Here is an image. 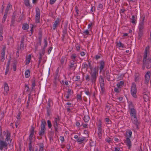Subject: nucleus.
I'll return each mask as SVG.
<instances>
[{"label":"nucleus","instance_id":"obj_56","mask_svg":"<svg viewBox=\"0 0 151 151\" xmlns=\"http://www.w3.org/2000/svg\"><path fill=\"white\" fill-rule=\"evenodd\" d=\"M106 142H108L109 143L111 142V138H107L106 139Z\"/></svg>","mask_w":151,"mask_h":151},{"label":"nucleus","instance_id":"obj_42","mask_svg":"<svg viewBox=\"0 0 151 151\" xmlns=\"http://www.w3.org/2000/svg\"><path fill=\"white\" fill-rule=\"evenodd\" d=\"M44 146L42 144H40L39 145V151H44Z\"/></svg>","mask_w":151,"mask_h":151},{"label":"nucleus","instance_id":"obj_61","mask_svg":"<svg viewBox=\"0 0 151 151\" xmlns=\"http://www.w3.org/2000/svg\"><path fill=\"white\" fill-rule=\"evenodd\" d=\"M52 49V47H50V48H49V49L48 50V53L49 54L50 53Z\"/></svg>","mask_w":151,"mask_h":151},{"label":"nucleus","instance_id":"obj_1","mask_svg":"<svg viewBox=\"0 0 151 151\" xmlns=\"http://www.w3.org/2000/svg\"><path fill=\"white\" fill-rule=\"evenodd\" d=\"M10 139V134L9 132H7L6 135L5 140L3 141L0 139V149L2 150L3 148H6L9 144L8 142Z\"/></svg>","mask_w":151,"mask_h":151},{"label":"nucleus","instance_id":"obj_62","mask_svg":"<svg viewBox=\"0 0 151 151\" xmlns=\"http://www.w3.org/2000/svg\"><path fill=\"white\" fill-rule=\"evenodd\" d=\"M71 92V90L70 88L68 89V91H67L68 94L70 95Z\"/></svg>","mask_w":151,"mask_h":151},{"label":"nucleus","instance_id":"obj_33","mask_svg":"<svg viewBox=\"0 0 151 151\" xmlns=\"http://www.w3.org/2000/svg\"><path fill=\"white\" fill-rule=\"evenodd\" d=\"M145 15H143L140 18V22L139 23H142L144 24V22L145 19Z\"/></svg>","mask_w":151,"mask_h":151},{"label":"nucleus","instance_id":"obj_29","mask_svg":"<svg viewBox=\"0 0 151 151\" xmlns=\"http://www.w3.org/2000/svg\"><path fill=\"white\" fill-rule=\"evenodd\" d=\"M31 58V56L30 55H29L27 58H26V65L28 64L30 62Z\"/></svg>","mask_w":151,"mask_h":151},{"label":"nucleus","instance_id":"obj_37","mask_svg":"<svg viewBox=\"0 0 151 151\" xmlns=\"http://www.w3.org/2000/svg\"><path fill=\"white\" fill-rule=\"evenodd\" d=\"M117 46L119 47H122V48L124 47V45L122 44L120 41L117 43Z\"/></svg>","mask_w":151,"mask_h":151},{"label":"nucleus","instance_id":"obj_14","mask_svg":"<svg viewBox=\"0 0 151 151\" xmlns=\"http://www.w3.org/2000/svg\"><path fill=\"white\" fill-rule=\"evenodd\" d=\"M4 94L6 95L9 91V87L6 83H5L4 84Z\"/></svg>","mask_w":151,"mask_h":151},{"label":"nucleus","instance_id":"obj_41","mask_svg":"<svg viewBox=\"0 0 151 151\" xmlns=\"http://www.w3.org/2000/svg\"><path fill=\"white\" fill-rule=\"evenodd\" d=\"M45 52V51L44 50H42L41 52L39 53V58L41 57L42 59V56L44 55Z\"/></svg>","mask_w":151,"mask_h":151},{"label":"nucleus","instance_id":"obj_7","mask_svg":"<svg viewBox=\"0 0 151 151\" xmlns=\"http://www.w3.org/2000/svg\"><path fill=\"white\" fill-rule=\"evenodd\" d=\"M129 107L131 118L136 116L137 114L136 110L133 107V106L132 103L129 104Z\"/></svg>","mask_w":151,"mask_h":151},{"label":"nucleus","instance_id":"obj_47","mask_svg":"<svg viewBox=\"0 0 151 151\" xmlns=\"http://www.w3.org/2000/svg\"><path fill=\"white\" fill-rule=\"evenodd\" d=\"M85 78L86 81H90V77L89 75H87L86 76Z\"/></svg>","mask_w":151,"mask_h":151},{"label":"nucleus","instance_id":"obj_11","mask_svg":"<svg viewBox=\"0 0 151 151\" xmlns=\"http://www.w3.org/2000/svg\"><path fill=\"white\" fill-rule=\"evenodd\" d=\"M76 62L75 61H70V64L69 65V68L70 69L75 70L77 67Z\"/></svg>","mask_w":151,"mask_h":151},{"label":"nucleus","instance_id":"obj_58","mask_svg":"<svg viewBox=\"0 0 151 151\" xmlns=\"http://www.w3.org/2000/svg\"><path fill=\"white\" fill-rule=\"evenodd\" d=\"M77 100H81V96L80 95H77Z\"/></svg>","mask_w":151,"mask_h":151},{"label":"nucleus","instance_id":"obj_36","mask_svg":"<svg viewBox=\"0 0 151 151\" xmlns=\"http://www.w3.org/2000/svg\"><path fill=\"white\" fill-rule=\"evenodd\" d=\"M110 76L109 71H106V78L107 79L108 81H109L110 79Z\"/></svg>","mask_w":151,"mask_h":151},{"label":"nucleus","instance_id":"obj_22","mask_svg":"<svg viewBox=\"0 0 151 151\" xmlns=\"http://www.w3.org/2000/svg\"><path fill=\"white\" fill-rule=\"evenodd\" d=\"M67 60L66 56H63L61 58V63L62 64L66 63Z\"/></svg>","mask_w":151,"mask_h":151},{"label":"nucleus","instance_id":"obj_9","mask_svg":"<svg viewBox=\"0 0 151 151\" xmlns=\"http://www.w3.org/2000/svg\"><path fill=\"white\" fill-rule=\"evenodd\" d=\"M131 94L132 96L134 98L137 97V88L136 84L134 83H133L131 87Z\"/></svg>","mask_w":151,"mask_h":151},{"label":"nucleus","instance_id":"obj_52","mask_svg":"<svg viewBox=\"0 0 151 151\" xmlns=\"http://www.w3.org/2000/svg\"><path fill=\"white\" fill-rule=\"evenodd\" d=\"M60 139L61 142L62 143H63L64 141V138L63 136H60Z\"/></svg>","mask_w":151,"mask_h":151},{"label":"nucleus","instance_id":"obj_20","mask_svg":"<svg viewBox=\"0 0 151 151\" xmlns=\"http://www.w3.org/2000/svg\"><path fill=\"white\" fill-rule=\"evenodd\" d=\"M137 19V17L136 15H132V18L131 19V22L133 24H135L137 23L136 19Z\"/></svg>","mask_w":151,"mask_h":151},{"label":"nucleus","instance_id":"obj_53","mask_svg":"<svg viewBox=\"0 0 151 151\" xmlns=\"http://www.w3.org/2000/svg\"><path fill=\"white\" fill-rule=\"evenodd\" d=\"M20 123L19 120L17 119L15 125L16 127H17Z\"/></svg>","mask_w":151,"mask_h":151},{"label":"nucleus","instance_id":"obj_48","mask_svg":"<svg viewBox=\"0 0 151 151\" xmlns=\"http://www.w3.org/2000/svg\"><path fill=\"white\" fill-rule=\"evenodd\" d=\"M103 8V5L101 4H100L99 5L98 7V10H100L102 9Z\"/></svg>","mask_w":151,"mask_h":151},{"label":"nucleus","instance_id":"obj_3","mask_svg":"<svg viewBox=\"0 0 151 151\" xmlns=\"http://www.w3.org/2000/svg\"><path fill=\"white\" fill-rule=\"evenodd\" d=\"M131 120L133 124V130L138 129V126L140 125V122L137 119V117L135 116L131 118Z\"/></svg>","mask_w":151,"mask_h":151},{"label":"nucleus","instance_id":"obj_39","mask_svg":"<svg viewBox=\"0 0 151 151\" xmlns=\"http://www.w3.org/2000/svg\"><path fill=\"white\" fill-rule=\"evenodd\" d=\"M7 13L5 12V14L4 15V16L3 17V19L2 20V22H4L6 21V18L7 16Z\"/></svg>","mask_w":151,"mask_h":151},{"label":"nucleus","instance_id":"obj_10","mask_svg":"<svg viewBox=\"0 0 151 151\" xmlns=\"http://www.w3.org/2000/svg\"><path fill=\"white\" fill-rule=\"evenodd\" d=\"M40 13L39 9L38 8H36L35 21L37 23H39L40 22Z\"/></svg>","mask_w":151,"mask_h":151},{"label":"nucleus","instance_id":"obj_28","mask_svg":"<svg viewBox=\"0 0 151 151\" xmlns=\"http://www.w3.org/2000/svg\"><path fill=\"white\" fill-rule=\"evenodd\" d=\"M102 130H98V135L99 138V139H101L102 136Z\"/></svg>","mask_w":151,"mask_h":151},{"label":"nucleus","instance_id":"obj_15","mask_svg":"<svg viewBox=\"0 0 151 151\" xmlns=\"http://www.w3.org/2000/svg\"><path fill=\"white\" fill-rule=\"evenodd\" d=\"M78 55L77 54L73 53L70 56L71 61H75L76 62L78 59Z\"/></svg>","mask_w":151,"mask_h":151},{"label":"nucleus","instance_id":"obj_25","mask_svg":"<svg viewBox=\"0 0 151 151\" xmlns=\"http://www.w3.org/2000/svg\"><path fill=\"white\" fill-rule=\"evenodd\" d=\"M3 33L2 27H1L0 29V41H2L3 39V37L2 36Z\"/></svg>","mask_w":151,"mask_h":151},{"label":"nucleus","instance_id":"obj_49","mask_svg":"<svg viewBox=\"0 0 151 151\" xmlns=\"http://www.w3.org/2000/svg\"><path fill=\"white\" fill-rule=\"evenodd\" d=\"M81 126H83V128H87L88 126V124H84V123H83L82 124Z\"/></svg>","mask_w":151,"mask_h":151},{"label":"nucleus","instance_id":"obj_8","mask_svg":"<svg viewBox=\"0 0 151 151\" xmlns=\"http://www.w3.org/2000/svg\"><path fill=\"white\" fill-rule=\"evenodd\" d=\"M144 28V24L139 23L138 26L139 32H138V39L139 40L142 37L143 34V29Z\"/></svg>","mask_w":151,"mask_h":151},{"label":"nucleus","instance_id":"obj_43","mask_svg":"<svg viewBox=\"0 0 151 151\" xmlns=\"http://www.w3.org/2000/svg\"><path fill=\"white\" fill-rule=\"evenodd\" d=\"M24 4L25 5L27 6H30L29 2V0H25Z\"/></svg>","mask_w":151,"mask_h":151},{"label":"nucleus","instance_id":"obj_32","mask_svg":"<svg viewBox=\"0 0 151 151\" xmlns=\"http://www.w3.org/2000/svg\"><path fill=\"white\" fill-rule=\"evenodd\" d=\"M29 25L27 24H23L22 28L24 30H26L28 29Z\"/></svg>","mask_w":151,"mask_h":151},{"label":"nucleus","instance_id":"obj_60","mask_svg":"<svg viewBox=\"0 0 151 151\" xmlns=\"http://www.w3.org/2000/svg\"><path fill=\"white\" fill-rule=\"evenodd\" d=\"M95 10V7L94 6H91V12H94Z\"/></svg>","mask_w":151,"mask_h":151},{"label":"nucleus","instance_id":"obj_4","mask_svg":"<svg viewBox=\"0 0 151 151\" xmlns=\"http://www.w3.org/2000/svg\"><path fill=\"white\" fill-rule=\"evenodd\" d=\"M91 75L90 81L92 83H95L97 79V75L98 73L96 72V69L91 70L90 73Z\"/></svg>","mask_w":151,"mask_h":151},{"label":"nucleus","instance_id":"obj_44","mask_svg":"<svg viewBox=\"0 0 151 151\" xmlns=\"http://www.w3.org/2000/svg\"><path fill=\"white\" fill-rule=\"evenodd\" d=\"M47 124L48 128H50L52 127V125L50 121L49 120H47Z\"/></svg>","mask_w":151,"mask_h":151},{"label":"nucleus","instance_id":"obj_18","mask_svg":"<svg viewBox=\"0 0 151 151\" xmlns=\"http://www.w3.org/2000/svg\"><path fill=\"white\" fill-rule=\"evenodd\" d=\"M124 142L126 143V144L129 147V148L130 149V147L131 146V142L129 138V137H127L126 140Z\"/></svg>","mask_w":151,"mask_h":151},{"label":"nucleus","instance_id":"obj_30","mask_svg":"<svg viewBox=\"0 0 151 151\" xmlns=\"http://www.w3.org/2000/svg\"><path fill=\"white\" fill-rule=\"evenodd\" d=\"M104 121L106 123V124H110L111 123V121L108 118H105L104 119Z\"/></svg>","mask_w":151,"mask_h":151},{"label":"nucleus","instance_id":"obj_2","mask_svg":"<svg viewBox=\"0 0 151 151\" xmlns=\"http://www.w3.org/2000/svg\"><path fill=\"white\" fill-rule=\"evenodd\" d=\"M60 120V118L58 116H57L54 118V120L52 122L53 125L54 127V130L56 133L58 132V125Z\"/></svg>","mask_w":151,"mask_h":151},{"label":"nucleus","instance_id":"obj_51","mask_svg":"<svg viewBox=\"0 0 151 151\" xmlns=\"http://www.w3.org/2000/svg\"><path fill=\"white\" fill-rule=\"evenodd\" d=\"M99 81L100 82H104V79L101 76H100L99 77Z\"/></svg>","mask_w":151,"mask_h":151},{"label":"nucleus","instance_id":"obj_17","mask_svg":"<svg viewBox=\"0 0 151 151\" xmlns=\"http://www.w3.org/2000/svg\"><path fill=\"white\" fill-rule=\"evenodd\" d=\"M100 66L99 67L100 72H101L105 66V62L104 60H101L100 62Z\"/></svg>","mask_w":151,"mask_h":151},{"label":"nucleus","instance_id":"obj_5","mask_svg":"<svg viewBox=\"0 0 151 151\" xmlns=\"http://www.w3.org/2000/svg\"><path fill=\"white\" fill-rule=\"evenodd\" d=\"M41 124L40 126V130L39 132V135L40 136H43L45 132L46 129L45 126L46 122L44 119H42L41 120Z\"/></svg>","mask_w":151,"mask_h":151},{"label":"nucleus","instance_id":"obj_45","mask_svg":"<svg viewBox=\"0 0 151 151\" xmlns=\"http://www.w3.org/2000/svg\"><path fill=\"white\" fill-rule=\"evenodd\" d=\"M35 79H33L32 81V88H34L35 86Z\"/></svg>","mask_w":151,"mask_h":151},{"label":"nucleus","instance_id":"obj_12","mask_svg":"<svg viewBox=\"0 0 151 151\" xmlns=\"http://www.w3.org/2000/svg\"><path fill=\"white\" fill-rule=\"evenodd\" d=\"M150 71H147L145 75V83L147 84L149 83L150 80Z\"/></svg>","mask_w":151,"mask_h":151},{"label":"nucleus","instance_id":"obj_64","mask_svg":"<svg viewBox=\"0 0 151 151\" xmlns=\"http://www.w3.org/2000/svg\"><path fill=\"white\" fill-rule=\"evenodd\" d=\"M13 68L14 71H15L16 70V66L15 64H14L13 66Z\"/></svg>","mask_w":151,"mask_h":151},{"label":"nucleus","instance_id":"obj_21","mask_svg":"<svg viewBox=\"0 0 151 151\" xmlns=\"http://www.w3.org/2000/svg\"><path fill=\"white\" fill-rule=\"evenodd\" d=\"M86 139V137H80L77 139L78 142H79L80 143H82L83 142L85 141Z\"/></svg>","mask_w":151,"mask_h":151},{"label":"nucleus","instance_id":"obj_27","mask_svg":"<svg viewBox=\"0 0 151 151\" xmlns=\"http://www.w3.org/2000/svg\"><path fill=\"white\" fill-rule=\"evenodd\" d=\"M25 76L26 78H28L30 76V72L29 70H26L25 72Z\"/></svg>","mask_w":151,"mask_h":151},{"label":"nucleus","instance_id":"obj_19","mask_svg":"<svg viewBox=\"0 0 151 151\" xmlns=\"http://www.w3.org/2000/svg\"><path fill=\"white\" fill-rule=\"evenodd\" d=\"M59 19H56L55 22H54L53 27L52 28L54 30L57 27H58V26L59 24Z\"/></svg>","mask_w":151,"mask_h":151},{"label":"nucleus","instance_id":"obj_24","mask_svg":"<svg viewBox=\"0 0 151 151\" xmlns=\"http://www.w3.org/2000/svg\"><path fill=\"white\" fill-rule=\"evenodd\" d=\"M132 132L130 130H128L126 132V138L127 137H129V138H130L132 135Z\"/></svg>","mask_w":151,"mask_h":151},{"label":"nucleus","instance_id":"obj_26","mask_svg":"<svg viewBox=\"0 0 151 151\" xmlns=\"http://www.w3.org/2000/svg\"><path fill=\"white\" fill-rule=\"evenodd\" d=\"M100 85L101 90L102 92H104V82H100Z\"/></svg>","mask_w":151,"mask_h":151},{"label":"nucleus","instance_id":"obj_31","mask_svg":"<svg viewBox=\"0 0 151 151\" xmlns=\"http://www.w3.org/2000/svg\"><path fill=\"white\" fill-rule=\"evenodd\" d=\"M12 7V6L10 4H8L5 10V12L8 13V12L9 10V9H11Z\"/></svg>","mask_w":151,"mask_h":151},{"label":"nucleus","instance_id":"obj_34","mask_svg":"<svg viewBox=\"0 0 151 151\" xmlns=\"http://www.w3.org/2000/svg\"><path fill=\"white\" fill-rule=\"evenodd\" d=\"M90 118L89 116L88 115H86L84 116V117L83 120L84 122H88Z\"/></svg>","mask_w":151,"mask_h":151},{"label":"nucleus","instance_id":"obj_50","mask_svg":"<svg viewBox=\"0 0 151 151\" xmlns=\"http://www.w3.org/2000/svg\"><path fill=\"white\" fill-rule=\"evenodd\" d=\"M32 141L30 142L29 144V150L30 151H32Z\"/></svg>","mask_w":151,"mask_h":151},{"label":"nucleus","instance_id":"obj_6","mask_svg":"<svg viewBox=\"0 0 151 151\" xmlns=\"http://www.w3.org/2000/svg\"><path fill=\"white\" fill-rule=\"evenodd\" d=\"M149 46L146 47L145 48V53L144 55L143 58V69H144L145 66L146 65L147 63L146 62L147 58V54L148 52L149 51Z\"/></svg>","mask_w":151,"mask_h":151},{"label":"nucleus","instance_id":"obj_13","mask_svg":"<svg viewBox=\"0 0 151 151\" xmlns=\"http://www.w3.org/2000/svg\"><path fill=\"white\" fill-rule=\"evenodd\" d=\"M88 63L87 64L85 62L83 63L82 65L83 68H86L87 70L89 67L91 70L92 69L91 67V63L89 62V61H88Z\"/></svg>","mask_w":151,"mask_h":151},{"label":"nucleus","instance_id":"obj_57","mask_svg":"<svg viewBox=\"0 0 151 151\" xmlns=\"http://www.w3.org/2000/svg\"><path fill=\"white\" fill-rule=\"evenodd\" d=\"M101 123H102L101 121L100 120H99L98 121V124H97V126H101Z\"/></svg>","mask_w":151,"mask_h":151},{"label":"nucleus","instance_id":"obj_38","mask_svg":"<svg viewBox=\"0 0 151 151\" xmlns=\"http://www.w3.org/2000/svg\"><path fill=\"white\" fill-rule=\"evenodd\" d=\"M44 46L43 50H45V49L47 45V41L46 39H44Z\"/></svg>","mask_w":151,"mask_h":151},{"label":"nucleus","instance_id":"obj_54","mask_svg":"<svg viewBox=\"0 0 151 151\" xmlns=\"http://www.w3.org/2000/svg\"><path fill=\"white\" fill-rule=\"evenodd\" d=\"M101 56V55H96L95 56V59L96 60H97L100 58Z\"/></svg>","mask_w":151,"mask_h":151},{"label":"nucleus","instance_id":"obj_46","mask_svg":"<svg viewBox=\"0 0 151 151\" xmlns=\"http://www.w3.org/2000/svg\"><path fill=\"white\" fill-rule=\"evenodd\" d=\"M23 40H22L21 42V44L20 45V49L22 50L23 49L24 47V44H23Z\"/></svg>","mask_w":151,"mask_h":151},{"label":"nucleus","instance_id":"obj_23","mask_svg":"<svg viewBox=\"0 0 151 151\" xmlns=\"http://www.w3.org/2000/svg\"><path fill=\"white\" fill-rule=\"evenodd\" d=\"M5 48L4 47L3 48L2 51L1 53V60L3 61L4 60V55H5Z\"/></svg>","mask_w":151,"mask_h":151},{"label":"nucleus","instance_id":"obj_40","mask_svg":"<svg viewBox=\"0 0 151 151\" xmlns=\"http://www.w3.org/2000/svg\"><path fill=\"white\" fill-rule=\"evenodd\" d=\"M9 63H8L7 64L6 69V72L5 73V74L6 75L7 74V73L9 72Z\"/></svg>","mask_w":151,"mask_h":151},{"label":"nucleus","instance_id":"obj_16","mask_svg":"<svg viewBox=\"0 0 151 151\" xmlns=\"http://www.w3.org/2000/svg\"><path fill=\"white\" fill-rule=\"evenodd\" d=\"M34 127L32 126L31 127V130L30 132V134L29 136V139L30 142L32 141V137L34 135Z\"/></svg>","mask_w":151,"mask_h":151},{"label":"nucleus","instance_id":"obj_59","mask_svg":"<svg viewBox=\"0 0 151 151\" xmlns=\"http://www.w3.org/2000/svg\"><path fill=\"white\" fill-rule=\"evenodd\" d=\"M56 0H50V4H53L55 2Z\"/></svg>","mask_w":151,"mask_h":151},{"label":"nucleus","instance_id":"obj_63","mask_svg":"<svg viewBox=\"0 0 151 151\" xmlns=\"http://www.w3.org/2000/svg\"><path fill=\"white\" fill-rule=\"evenodd\" d=\"M139 79V78L138 76H135V81L137 82V81H138Z\"/></svg>","mask_w":151,"mask_h":151},{"label":"nucleus","instance_id":"obj_35","mask_svg":"<svg viewBox=\"0 0 151 151\" xmlns=\"http://www.w3.org/2000/svg\"><path fill=\"white\" fill-rule=\"evenodd\" d=\"M124 84V82L123 81H121L119 82L116 85L118 88H119L121 86H122Z\"/></svg>","mask_w":151,"mask_h":151},{"label":"nucleus","instance_id":"obj_55","mask_svg":"<svg viewBox=\"0 0 151 151\" xmlns=\"http://www.w3.org/2000/svg\"><path fill=\"white\" fill-rule=\"evenodd\" d=\"M25 90H26V91H29V88L28 85H25Z\"/></svg>","mask_w":151,"mask_h":151}]
</instances>
